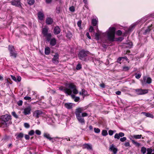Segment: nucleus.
Instances as JSON below:
<instances>
[{
	"instance_id": "a19ab883",
	"label": "nucleus",
	"mask_w": 154,
	"mask_h": 154,
	"mask_svg": "<svg viewBox=\"0 0 154 154\" xmlns=\"http://www.w3.org/2000/svg\"><path fill=\"white\" fill-rule=\"evenodd\" d=\"M94 131L96 133H98L100 132V130L99 128H95L94 129Z\"/></svg>"
},
{
	"instance_id": "2f4dec72",
	"label": "nucleus",
	"mask_w": 154,
	"mask_h": 154,
	"mask_svg": "<svg viewBox=\"0 0 154 154\" xmlns=\"http://www.w3.org/2000/svg\"><path fill=\"white\" fill-rule=\"evenodd\" d=\"M147 151L146 149L144 147H142L141 149V152L143 154H145L146 151Z\"/></svg>"
},
{
	"instance_id": "9b49d317",
	"label": "nucleus",
	"mask_w": 154,
	"mask_h": 154,
	"mask_svg": "<svg viewBox=\"0 0 154 154\" xmlns=\"http://www.w3.org/2000/svg\"><path fill=\"white\" fill-rule=\"evenodd\" d=\"M58 59L59 55L57 53H56L52 59V61L54 63H58Z\"/></svg>"
},
{
	"instance_id": "6e6552de",
	"label": "nucleus",
	"mask_w": 154,
	"mask_h": 154,
	"mask_svg": "<svg viewBox=\"0 0 154 154\" xmlns=\"http://www.w3.org/2000/svg\"><path fill=\"white\" fill-rule=\"evenodd\" d=\"M20 1V0H12L10 2L12 5L22 8Z\"/></svg>"
},
{
	"instance_id": "864d4df0",
	"label": "nucleus",
	"mask_w": 154,
	"mask_h": 154,
	"mask_svg": "<svg viewBox=\"0 0 154 154\" xmlns=\"http://www.w3.org/2000/svg\"><path fill=\"white\" fill-rule=\"evenodd\" d=\"M82 94L83 95H85L87 93V92L86 91H85L84 89H82Z\"/></svg>"
},
{
	"instance_id": "f257e3e1",
	"label": "nucleus",
	"mask_w": 154,
	"mask_h": 154,
	"mask_svg": "<svg viewBox=\"0 0 154 154\" xmlns=\"http://www.w3.org/2000/svg\"><path fill=\"white\" fill-rule=\"evenodd\" d=\"M63 91L68 95H71L72 92L75 94L78 93V91L76 89V86L73 83L68 84V88L63 89Z\"/></svg>"
},
{
	"instance_id": "39448f33",
	"label": "nucleus",
	"mask_w": 154,
	"mask_h": 154,
	"mask_svg": "<svg viewBox=\"0 0 154 154\" xmlns=\"http://www.w3.org/2000/svg\"><path fill=\"white\" fill-rule=\"evenodd\" d=\"M90 52L88 51L82 50L80 51L78 54V57L79 59L82 60L86 61L87 57L90 54Z\"/></svg>"
},
{
	"instance_id": "cd10ccee",
	"label": "nucleus",
	"mask_w": 154,
	"mask_h": 154,
	"mask_svg": "<svg viewBox=\"0 0 154 154\" xmlns=\"http://www.w3.org/2000/svg\"><path fill=\"white\" fill-rule=\"evenodd\" d=\"M143 113L146 117H150V118H153V116L152 114L148 113H146L145 112H143Z\"/></svg>"
},
{
	"instance_id": "e2e57ef3",
	"label": "nucleus",
	"mask_w": 154,
	"mask_h": 154,
	"mask_svg": "<svg viewBox=\"0 0 154 154\" xmlns=\"http://www.w3.org/2000/svg\"><path fill=\"white\" fill-rule=\"evenodd\" d=\"M24 99L26 100H29L31 99V97H29L26 96L24 97Z\"/></svg>"
},
{
	"instance_id": "6e6d98bb",
	"label": "nucleus",
	"mask_w": 154,
	"mask_h": 154,
	"mask_svg": "<svg viewBox=\"0 0 154 154\" xmlns=\"http://www.w3.org/2000/svg\"><path fill=\"white\" fill-rule=\"evenodd\" d=\"M124 145L125 147H128L130 146V143L129 142H125V143Z\"/></svg>"
},
{
	"instance_id": "c85d7f7f",
	"label": "nucleus",
	"mask_w": 154,
	"mask_h": 154,
	"mask_svg": "<svg viewBox=\"0 0 154 154\" xmlns=\"http://www.w3.org/2000/svg\"><path fill=\"white\" fill-rule=\"evenodd\" d=\"M97 21L95 19H93L92 20V24L93 26H96L97 24Z\"/></svg>"
},
{
	"instance_id": "c9c22d12",
	"label": "nucleus",
	"mask_w": 154,
	"mask_h": 154,
	"mask_svg": "<svg viewBox=\"0 0 154 154\" xmlns=\"http://www.w3.org/2000/svg\"><path fill=\"white\" fill-rule=\"evenodd\" d=\"M72 33L71 32H67V33L66 34V36L67 38H71L72 37Z\"/></svg>"
},
{
	"instance_id": "13d9d810",
	"label": "nucleus",
	"mask_w": 154,
	"mask_h": 154,
	"mask_svg": "<svg viewBox=\"0 0 154 154\" xmlns=\"http://www.w3.org/2000/svg\"><path fill=\"white\" fill-rule=\"evenodd\" d=\"M36 134L38 135H40L41 134V132L39 130H37L35 131Z\"/></svg>"
},
{
	"instance_id": "a211bd4d",
	"label": "nucleus",
	"mask_w": 154,
	"mask_h": 154,
	"mask_svg": "<svg viewBox=\"0 0 154 154\" xmlns=\"http://www.w3.org/2000/svg\"><path fill=\"white\" fill-rule=\"evenodd\" d=\"M152 24H151L148 27L147 29L145 30V32L143 33V34L144 35H146L147 33H149L151 29V28L152 27Z\"/></svg>"
},
{
	"instance_id": "412c9836",
	"label": "nucleus",
	"mask_w": 154,
	"mask_h": 154,
	"mask_svg": "<svg viewBox=\"0 0 154 154\" xmlns=\"http://www.w3.org/2000/svg\"><path fill=\"white\" fill-rule=\"evenodd\" d=\"M48 29L47 28H44L43 29L42 31V33L44 36L45 35H46L49 33H48Z\"/></svg>"
},
{
	"instance_id": "f704fd0d",
	"label": "nucleus",
	"mask_w": 154,
	"mask_h": 154,
	"mask_svg": "<svg viewBox=\"0 0 154 154\" xmlns=\"http://www.w3.org/2000/svg\"><path fill=\"white\" fill-rule=\"evenodd\" d=\"M28 3L29 4L32 5L34 3L35 0H27Z\"/></svg>"
},
{
	"instance_id": "58836bf2",
	"label": "nucleus",
	"mask_w": 154,
	"mask_h": 154,
	"mask_svg": "<svg viewBox=\"0 0 154 154\" xmlns=\"http://www.w3.org/2000/svg\"><path fill=\"white\" fill-rule=\"evenodd\" d=\"M142 137L141 135H134L133 137L135 139H140Z\"/></svg>"
},
{
	"instance_id": "7ed1b4c3",
	"label": "nucleus",
	"mask_w": 154,
	"mask_h": 154,
	"mask_svg": "<svg viewBox=\"0 0 154 154\" xmlns=\"http://www.w3.org/2000/svg\"><path fill=\"white\" fill-rule=\"evenodd\" d=\"M11 116L10 115L5 114L2 116L0 118V127L2 128L6 127L7 126L6 122L11 119Z\"/></svg>"
},
{
	"instance_id": "2eb2a0df",
	"label": "nucleus",
	"mask_w": 154,
	"mask_h": 154,
	"mask_svg": "<svg viewBox=\"0 0 154 154\" xmlns=\"http://www.w3.org/2000/svg\"><path fill=\"white\" fill-rule=\"evenodd\" d=\"M46 23L48 25L51 24L53 22V19L51 17H48L47 18L46 20Z\"/></svg>"
},
{
	"instance_id": "09e8293b",
	"label": "nucleus",
	"mask_w": 154,
	"mask_h": 154,
	"mask_svg": "<svg viewBox=\"0 0 154 154\" xmlns=\"http://www.w3.org/2000/svg\"><path fill=\"white\" fill-rule=\"evenodd\" d=\"M122 32L120 30H118L116 32V34L118 35H122Z\"/></svg>"
},
{
	"instance_id": "f3484780",
	"label": "nucleus",
	"mask_w": 154,
	"mask_h": 154,
	"mask_svg": "<svg viewBox=\"0 0 154 154\" xmlns=\"http://www.w3.org/2000/svg\"><path fill=\"white\" fill-rule=\"evenodd\" d=\"M31 109L30 107H27L25 108L24 110V114L25 115L29 114L30 113Z\"/></svg>"
},
{
	"instance_id": "79ce46f5",
	"label": "nucleus",
	"mask_w": 154,
	"mask_h": 154,
	"mask_svg": "<svg viewBox=\"0 0 154 154\" xmlns=\"http://www.w3.org/2000/svg\"><path fill=\"white\" fill-rule=\"evenodd\" d=\"M82 68V66L80 63L78 64L76 66V69L77 70H79Z\"/></svg>"
},
{
	"instance_id": "69168bd1",
	"label": "nucleus",
	"mask_w": 154,
	"mask_h": 154,
	"mask_svg": "<svg viewBox=\"0 0 154 154\" xmlns=\"http://www.w3.org/2000/svg\"><path fill=\"white\" fill-rule=\"evenodd\" d=\"M86 35L87 36V37L89 39H91V37L89 35V33L88 32H87L86 33Z\"/></svg>"
},
{
	"instance_id": "5701e85b",
	"label": "nucleus",
	"mask_w": 154,
	"mask_h": 154,
	"mask_svg": "<svg viewBox=\"0 0 154 154\" xmlns=\"http://www.w3.org/2000/svg\"><path fill=\"white\" fill-rule=\"evenodd\" d=\"M45 54L46 55H48L50 53V49L49 47H46L45 49Z\"/></svg>"
},
{
	"instance_id": "7c9ffc66",
	"label": "nucleus",
	"mask_w": 154,
	"mask_h": 154,
	"mask_svg": "<svg viewBox=\"0 0 154 154\" xmlns=\"http://www.w3.org/2000/svg\"><path fill=\"white\" fill-rule=\"evenodd\" d=\"M132 141L133 144L135 145L136 146L139 147L140 146V144L135 141L134 140H132Z\"/></svg>"
},
{
	"instance_id": "72a5a7b5",
	"label": "nucleus",
	"mask_w": 154,
	"mask_h": 154,
	"mask_svg": "<svg viewBox=\"0 0 154 154\" xmlns=\"http://www.w3.org/2000/svg\"><path fill=\"white\" fill-rule=\"evenodd\" d=\"M152 150L151 148H148L147 149V153L146 154H153L152 153Z\"/></svg>"
},
{
	"instance_id": "f03ea898",
	"label": "nucleus",
	"mask_w": 154,
	"mask_h": 154,
	"mask_svg": "<svg viewBox=\"0 0 154 154\" xmlns=\"http://www.w3.org/2000/svg\"><path fill=\"white\" fill-rule=\"evenodd\" d=\"M85 110V109L84 108L79 107L76 109L75 112L76 118L79 122L81 123L82 125L85 124V122L84 118L81 116L80 113Z\"/></svg>"
},
{
	"instance_id": "20e7f679",
	"label": "nucleus",
	"mask_w": 154,
	"mask_h": 154,
	"mask_svg": "<svg viewBox=\"0 0 154 154\" xmlns=\"http://www.w3.org/2000/svg\"><path fill=\"white\" fill-rule=\"evenodd\" d=\"M116 28L114 27H110L107 31V35L108 40L110 41H114L115 33Z\"/></svg>"
},
{
	"instance_id": "052dcab7",
	"label": "nucleus",
	"mask_w": 154,
	"mask_h": 154,
	"mask_svg": "<svg viewBox=\"0 0 154 154\" xmlns=\"http://www.w3.org/2000/svg\"><path fill=\"white\" fill-rule=\"evenodd\" d=\"M123 57H119L117 59V62L118 63H121L120 61H121V60L123 59Z\"/></svg>"
},
{
	"instance_id": "473e14b6",
	"label": "nucleus",
	"mask_w": 154,
	"mask_h": 154,
	"mask_svg": "<svg viewBox=\"0 0 154 154\" xmlns=\"http://www.w3.org/2000/svg\"><path fill=\"white\" fill-rule=\"evenodd\" d=\"M102 135L103 136H106L108 135L107 131L106 130H103L102 132Z\"/></svg>"
},
{
	"instance_id": "c756f323",
	"label": "nucleus",
	"mask_w": 154,
	"mask_h": 154,
	"mask_svg": "<svg viewBox=\"0 0 154 154\" xmlns=\"http://www.w3.org/2000/svg\"><path fill=\"white\" fill-rule=\"evenodd\" d=\"M10 53V56L11 57H13L14 58H16L17 57V53L16 52L14 51L13 52H11Z\"/></svg>"
},
{
	"instance_id": "f8f14e48",
	"label": "nucleus",
	"mask_w": 154,
	"mask_h": 154,
	"mask_svg": "<svg viewBox=\"0 0 154 154\" xmlns=\"http://www.w3.org/2000/svg\"><path fill=\"white\" fill-rule=\"evenodd\" d=\"M125 134L123 132H120L119 134L116 133L114 136V138L119 140L120 139V137H122L124 136Z\"/></svg>"
},
{
	"instance_id": "603ef678",
	"label": "nucleus",
	"mask_w": 154,
	"mask_h": 154,
	"mask_svg": "<svg viewBox=\"0 0 154 154\" xmlns=\"http://www.w3.org/2000/svg\"><path fill=\"white\" fill-rule=\"evenodd\" d=\"M130 68V67H128L127 66H125L123 67V69L124 70L126 71L128 70Z\"/></svg>"
},
{
	"instance_id": "49530a36",
	"label": "nucleus",
	"mask_w": 154,
	"mask_h": 154,
	"mask_svg": "<svg viewBox=\"0 0 154 154\" xmlns=\"http://www.w3.org/2000/svg\"><path fill=\"white\" fill-rule=\"evenodd\" d=\"M69 10L72 12L75 11V8L73 6H71L69 8Z\"/></svg>"
},
{
	"instance_id": "bf43d9fd",
	"label": "nucleus",
	"mask_w": 154,
	"mask_h": 154,
	"mask_svg": "<svg viewBox=\"0 0 154 154\" xmlns=\"http://www.w3.org/2000/svg\"><path fill=\"white\" fill-rule=\"evenodd\" d=\"M81 23H82V21L81 20H80L78 22L77 25L79 27H81Z\"/></svg>"
},
{
	"instance_id": "423d86ee",
	"label": "nucleus",
	"mask_w": 154,
	"mask_h": 154,
	"mask_svg": "<svg viewBox=\"0 0 154 154\" xmlns=\"http://www.w3.org/2000/svg\"><path fill=\"white\" fill-rule=\"evenodd\" d=\"M152 79L149 77H147L146 76L143 77V80L141 81L143 86L145 85L146 84H150L152 82Z\"/></svg>"
},
{
	"instance_id": "b1692460",
	"label": "nucleus",
	"mask_w": 154,
	"mask_h": 154,
	"mask_svg": "<svg viewBox=\"0 0 154 154\" xmlns=\"http://www.w3.org/2000/svg\"><path fill=\"white\" fill-rule=\"evenodd\" d=\"M43 135L44 137L49 139V140H51L53 139V138L50 137V134L47 133H44Z\"/></svg>"
},
{
	"instance_id": "dca6fc26",
	"label": "nucleus",
	"mask_w": 154,
	"mask_h": 154,
	"mask_svg": "<svg viewBox=\"0 0 154 154\" xmlns=\"http://www.w3.org/2000/svg\"><path fill=\"white\" fill-rule=\"evenodd\" d=\"M38 19L42 20H43L44 15L43 13L41 12H39L38 14Z\"/></svg>"
},
{
	"instance_id": "393cba45",
	"label": "nucleus",
	"mask_w": 154,
	"mask_h": 154,
	"mask_svg": "<svg viewBox=\"0 0 154 154\" xmlns=\"http://www.w3.org/2000/svg\"><path fill=\"white\" fill-rule=\"evenodd\" d=\"M83 146L85 148H86L88 149H91L92 148L91 145L89 144H85L83 145Z\"/></svg>"
},
{
	"instance_id": "1a4fd4ad",
	"label": "nucleus",
	"mask_w": 154,
	"mask_h": 154,
	"mask_svg": "<svg viewBox=\"0 0 154 154\" xmlns=\"http://www.w3.org/2000/svg\"><path fill=\"white\" fill-rule=\"evenodd\" d=\"M43 113V112L41 110H36L33 112V115L35 118L37 119L41 117Z\"/></svg>"
},
{
	"instance_id": "c03bdc74",
	"label": "nucleus",
	"mask_w": 154,
	"mask_h": 154,
	"mask_svg": "<svg viewBox=\"0 0 154 154\" xmlns=\"http://www.w3.org/2000/svg\"><path fill=\"white\" fill-rule=\"evenodd\" d=\"M126 138L125 137H123L122 138H121L119 139L122 142H124L126 140Z\"/></svg>"
},
{
	"instance_id": "3c124183",
	"label": "nucleus",
	"mask_w": 154,
	"mask_h": 154,
	"mask_svg": "<svg viewBox=\"0 0 154 154\" xmlns=\"http://www.w3.org/2000/svg\"><path fill=\"white\" fill-rule=\"evenodd\" d=\"M34 131L33 130H31L29 132V134L30 135H32L34 134Z\"/></svg>"
},
{
	"instance_id": "ddd939ff",
	"label": "nucleus",
	"mask_w": 154,
	"mask_h": 154,
	"mask_svg": "<svg viewBox=\"0 0 154 154\" xmlns=\"http://www.w3.org/2000/svg\"><path fill=\"white\" fill-rule=\"evenodd\" d=\"M60 29L58 26L55 27L54 30V32L55 35H57L60 33Z\"/></svg>"
},
{
	"instance_id": "4d7b16f0",
	"label": "nucleus",
	"mask_w": 154,
	"mask_h": 154,
	"mask_svg": "<svg viewBox=\"0 0 154 154\" xmlns=\"http://www.w3.org/2000/svg\"><path fill=\"white\" fill-rule=\"evenodd\" d=\"M108 133L109 135L112 136L113 135L114 131L112 130H110L109 131Z\"/></svg>"
},
{
	"instance_id": "680f3d73",
	"label": "nucleus",
	"mask_w": 154,
	"mask_h": 154,
	"mask_svg": "<svg viewBox=\"0 0 154 154\" xmlns=\"http://www.w3.org/2000/svg\"><path fill=\"white\" fill-rule=\"evenodd\" d=\"M80 99V98L79 97H76L74 99L75 101V102H78Z\"/></svg>"
},
{
	"instance_id": "de8ad7c7",
	"label": "nucleus",
	"mask_w": 154,
	"mask_h": 154,
	"mask_svg": "<svg viewBox=\"0 0 154 154\" xmlns=\"http://www.w3.org/2000/svg\"><path fill=\"white\" fill-rule=\"evenodd\" d=\"M22 104H23V101L21 100H20L17 103V104L19 106H22Z\"/></svg>"
},
{
	"instance_id": "774afa93",
	"label": "nucleus",
	"mask_w": 154,
	"mask_h": 154,
	"mask_svg": "<svg viewBox=\"0 0 154 154\" xmlns=\"http://www.w3.org/2000/svg\"><path fill=\"white\" fill-rule=\"evenodd\" d=\"M127 45H129V47L131 48L132 45V43L131 42H128L126 44Z\"/></svg>"
},
{
	"instance_id": "e433bc0d",
	"label": "nucleus",
	"mask_w": 154,
	"mask_h": 154,
	"mask_svg": "<svg viewBox=\"0 0 154 154\" xmlns=\"http://www.w3.org/2000/svg\"><path fill=\"white\" fill-rule=\"evenodd\" d=\"M5 80L6 81L8 84H11L12 83V82L11 80V79L9 78H7L5 79Z\"/></svg>"
},
{
	"instance_id": "a18cd8bd",
	"label": "nucleus",
	"mask_w": 154,
	"mask_h": 154,
	"mask_svg": "<svg viewBox=\"0 0 154 154\" xmlns=\"http://www.w3.org/2000/svg\"><path fill=\"white\" fill-rule=\"evenodd\" d=\"M12 115L15 118H18V116L16 114V113L14 111L12 112Z\"/></svg>"
},
{
	"instance_id": "4be33fe9",
	"label": "nucleus",
	"mask_w": 154,
	"mask_h": 154,
	"mask_svg": "<svg viewBox=\"0 0 154 154\" xmlns=\"http://www.w3.org/2000/svg\"><path fill=\"white\" fill-rule=\"evenodd\" d=\"M16 138L17 139H21L23 137L24 134L22 133H20L16 135Z\"/></svg>"
},
{
	"instance_id": "4c0bfd02",
	"label": "nucleus",
	"mask_w": 154,
	"mask_h": 154,
	"mask_svg": "<svg viewBox=\"0 0 154 154\" xmlns=\"http://www.w3.org/2000/svg\"><path fill=\"white\" fill-rule=\"evenodd\" d=\"M60 7H57L56 8V12L57 14H59L60 13Z\"/></svg>"
},
{
	"instance_id": "bb28decb",
	"label": "nucleus",
	"mask_w": 154,
	"mask_h": 154,
	"mask_svg": "<svg viewBox=\"0 0 154 154\" xmlns=\"http://www.w3.org/2000/svg\"><path fill=\"white\" fill-rule=\"evenodd\" d=\"M46 37L47 40L49 42L51 40V33H48L46 35L44 36Z\"/></svg>"
},
{
	"instance_id": "aec40b11",
	"label": "nucleus",
	"mask_w": 154,
	"mask_h": 154,
	"mask_svg": "<svg viewBox=\"0 0 154 154\" xmlns=\"http://www.w3.org/2000/svg\"><path fill=\"white\" fill-rule=\"evenodd\" d=\"M65 107L68 109H71L72 106V104L71 103H65L64 104Z\"/></svg>"
},
{
	"instance_id": "37998d69",
	"label": "nucleus",
	"mask_w": 154,
	"mask_h": 154,
	"mask_svg": "<svg viewBox=\"0 0 154 154\" xmlns=\"http://www.w3.org/2000/svg\"><path fill=\"white\" fill-rule=\"evenodd\" d=\"M100 34L98 32V33H96L95 34V36L96 38L98 40L99 39V36L100 35Z\"/></svg>"
},
{
	"instance_id": "ea45409f",
	"label": "nucleus",
	"mask_w": 154,
	"mask_h": 154,
	"mask_svg": "<svg viewBox=\"0 0 154 154\" xmlns=\"http://www.w3.org/2000/svg\"><path fill=\"white\" fill-rule=\"evenodd\" d=\"M135 78L138 79H140L141 76V74L139 73H136L135 74Z\"/></svg>"
},
{
	"instance_id": "9d476101",
	"label": "nucleus",
	"mask_w": 154,
	"mask_h": 154,
	"mask_svg": "<svg viewBox=\"0 0 154 154\" xmlns=\"http://www.w3.org/2000/svg\"><path fill=\"white\" fill-rule=\"evenodd\" d=\"M109 150L112 152L113 154H116L118 151V149L113 144L110 146Z\"/></svg>"
},
{
	"instance_id": "0e129e2a",
	"label": "nucleus",
	"mask_w": 154,
	"mask_h": 154,
	"mask_svg": "<svg viewBox=\"0 0 154 154\" xmlns=\"http://www.w3.org/2000/svg\"><path fill=\"white\" fill-rule=\"evenodd\" d=\"M25 138L26 140H28L29 139L30 137L29 135L26 134L25 136Z\"/></svg>"
},
{
	"instance_id": "8fccbe9b",
	"label": "nucleus",
	"mask_w": 154,
	"mask_h": 154,
	"mask_svg": "<svg viewBox=\"0 0 154 154\" xmlns=\"http://www.w3.org/2000/svg\"><path fill=\"white\" fill-rule=\"evenodd\" d=\"M24 126L26 128H29L30 127L29 124L27 123H24Z\"/></svg>"
},
{
	"instance_id": "0eeeda50",
	"label": "nucleus",
	"mask_w": 154,
	"mask_h": 154,
	"mask_svg": "<svg viewBox=\"0 0 154 154\" xmlns=\"http://www.w3.org/2000/svg\"><path fill=\"white\" fill-rule=\"evenodd\" d=\"M134 91L138 95H143L148 93L149 90L142 89H134Z\"/></svg>"
},
{
	"instance_id": "338daca9",
	"label": "nucleus",
	"mask_w": 154,
	"mask_h": 154,
	"mask_svg": "<svg viewBox=\"0 0 154 154\" xmlns=\"http://www.w3.org/2000/svg\"><path fill=\"white\" fill-rule=\"evenodd\" d=\"M93 30H94L92 26H90V27L89 29V31L90 32H93Z\"/></svg>"
},
{
	"instance_id": "a878e982",
	"label": "nucleus",
	"mask_w": 154,
	"mask_h": 154,
	"mask_svg": "<svg viewBox=\"0 0 154 154\" xmlns=\"http://www.w3.org/2000/svg\"><path fill=\"white\" fill-rule=\"evenodd\" d=\"M8 49L10 53L13 52L15 51L14 47L12 45H9L8 47Z\"/></svg>"
},
{
	"instance_id": "6ab92c4d",
	"label": "nucleus",
	"mask_w": 154,
	"mask_h": 154,
	"mask_svg": "<svg viewBox=\"0 0 154 154\" xmlns=\"http://www.w3.org/2000/svg\"><path fill=\"white\" fill-rule=\"evenodd\" d=\"M50 41V44L52 46H54L56 44V40L54 38L51 39Z\"/></svg>"
},
{
	"instance_id": "4468645a",
	"label": "nucleus",
	"mask_w": 154,
	"mask_h": 154,
	"mask_svg": "<svg viewBox=\"0 0 154 154\" xmlns=\"http://www.w3.org/2000/svg\"><path fill=\"white\" fill-rule=\"evenodd\" d=\"M12 79L16 82H20L21 80V77L20 76H18L17 77V79L14 76L11 75Z\"/></svg>"
},
{
	"instance_id": "5fc2aeb1",
	"label": "nucleus",
	"mask_w": 154,
	"mask_h": 154,
	"mask_svg": "<svg viewBox=\"0 0 154 154\" xmlns=\"http://www.w3.org/2000/svg\"><path fill=\"white\" fill-rule=\"evenodd\" d=\"M88 116V114L86 112L82 113V117L87 116Z\"/></svg>"
}]
</instances>
